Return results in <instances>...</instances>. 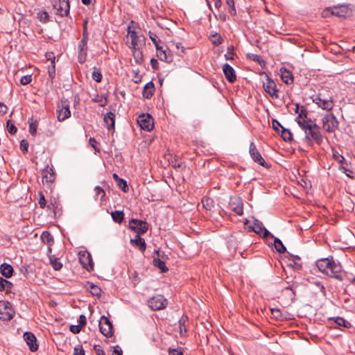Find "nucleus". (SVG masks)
Segmentation results:
<instances>
[{
	"instance_id": "14",
	"label": "nucleus",
	"mask_w": 355,
	"mask_h": 355,
	"mask_svg": "<svg viewBox=\"0 0 355 355\" xmlns=\"http://www.w3.org/2000/svg\"><path fill=\"white\" fill-rule=\"evenodd\" d=\"M249 153L254 162H257L261 166L268 167L267 164L266 163L263 158L261 155L254 142H251L250 144Z\"/></svg>"
},
{
	"instance_id": "16",
	"label": "nucleus",
	"mask_w": 355,
	"mask_h": 355,
	"mask_svg": "<svg viewBox=\"0 0 355 355\" xmlns=\"http://www.w3.org/2000/svg\"><path fill=\"white\" fill-rule=\"evenodd\" d=\"M252 230L263 238L270 236L273 238L274 236L263 225L262 223L255 219L252 226Z\"/></svg>"
},
{
	"instance_id": "40",
	"label": "nucleus",
	"mask_w": 355,
	"mask_h": 355,
	"mask_svg": "<svg viewBox=\"0 0 355 355\" xmlns=\"http://www.w3.org/2000/svg\"><path fill=\"white\" fill-rule=\"evenodd\" d=\"M29 123V132L30 133H36L37 127V121L31 117L28 120Z\"/></svg>"
},
{
	"instance_id": "57",
	"label": "nucleus",
	"mask_w": 355,
	"mask_h": 355,
	"mask_svg": "<svg viewBox=\"0 0 355 355\" xmlns=\"http://www.w3.org/2000/svg\"><path fill=\"white\" fill-rule=\"evenodd\" d=\"M7 129L8 133H15L17 132V128L10 121H8L7 122Z\"/></svg>"
},
{
	"instance_id": "56",
	"label": "nucleus",
	"mask_w": 355,
	"mask_h": 355,
	"mask_svg": "<svg viewBox=\"0 0 355 355\" xmlns=\"http://www.w3.org/2000/svg\"><path fill=\"white\" fill-rule=\"evenodd\" d=\"M313 284H315L320 291L323 296H326V290L324 286V285L319 281H315L313 282Z\"/></svg>"
},
{
	"instance_id": "52",
	"label": "nucleus",
	"mask_w": 355,
	"mask_h": 355,
	"mask_svg": "<svg viewBox=\"0 0 355 355\" xmlns=\"http://www.w3.org/2000/svg\"><path fill=\"white\" fill-rule=\"evenodd\" d=\"M28 142L25 139H22L20 142V150L22 151L24 154H25L28 152Z\"/></svg>"
},
{
	"instance_id": "62",
	"label": "nucleus",
	"mask_w": 355,
	"mask_h": 355,
	"mask_svg": "<svg viewBox=\"0 0 355 355\" xmlns=\"http://www.w3.org/2000/svg\"><path fill=\"white\" fill-rule=\"evenodd\" d=\"M52 67L51 69H49V75L50 76L51 78H53L55 77V64L53 62H52Z\"/></svg>"
},
{
	"instance_id": "21",
	"label": "nucleus",
	"mask_w": 355,
	"mask_h": 355,
	"mask_svg": "<svg viewBox=\"0 0 355 355\" xmlns=\"http://www.w3.org/2000/svg\"><path fill=\"white\" fill-rule=\"evenodd\" d=\"M130 243L132 246L137 248L141 252H144L146 248V244L144 239L140 237V235H136L134 239H130Z\"/></svg>"
},
{
	"instance_id": "19",
	"label": "nucleus",
	"mask_w": 355,
	"mask_h": 355,
	"mask_svg": "<svg viewBox=\"0 0 355 355\" xmlns=\"http://www.w3.org/2000/svg\"><path fill=\"white\" fill-rule=\"evenodd\" d=\"M24 339L28 345L29 349L32 352H35L38 349L37 339L35 336L31 332H26L24 334Z\"/></svg>"
},
{
	"instance_id": "13",
	"label": "nucleus",
	"mask_w": 355,
	"mask_h": 355,
	"mask_svg": "<svg viewBox=\"0 0 355 355\" xmlns=\"http://www.w3.org/2000/svg\"><path fill=\"white\" fill-rule=\"evenodd\" d=\"M78 255L79 261L82 266L87 271H92L94 270V263L90 253L87 251H80Z\"/></svg>"
},
{
	"instance_id": "3",
	"label": "nucleus",
	"mask_w": 355,
	"mask_h": 355,
	"mask_svg": "<svg viewBox=\"0 0 355 355\" xmlns=\"http://www.w3.org/2000/svg\"><path fill=\"white\" fill-rule=\"evenodd\" d=\"M127 37L130 39V44L128 45L130 49L142 48L145 44V38L137 31L132 30L130 26L128 28Z\"/></svg>"
},
{
	"instance_id": "54",
	"label": "nucleus",
	"mask_w": 355,
	"mask_h": 355,
	"mask_svg": "<svg viewBox=\"0 0 355 355\" xmlns=\"http://www.w3.org/2000/svg\"><path fill=\"white\" fill-rule=\"evenodd\" d=\"M333 157L340 164H342L345 162V157L340 155L337 151L333 153Z\"/></svg>"
},
{
	"instance_id": "61",
	"label": "nucleus",
	"mask_w": 355,
	"mask_h": 355,
	"mask_svg": "<svg viewBox=\"0 0 355 355\" xmlns=\"http://www.w3.org/2000/svg\"><path fill=\"white\" fill-rule=\"evenodd\" d=\"M81 330L80 325H71L70 326V331L73 334H78Z\"/></svg>"
},
{
	"instance_id": "9",
	"label": "nucleus",
	"mask_w": 355,
	"mask_h": 355,
	"mask_svg": "<svg viewBox=\"0 0 355 355\" xmlns=\"http://www.w3.org/2000/svg\"><path fill=\"white\" fill-rule=\"evenodd\" d=\"M299 117L298 124L304 130H310L309 133H313L312 130L318 128L315 122L311 119H306V111L301 110L300 113H299Z\"/></svg>"
},
{
	"instance_id": "63",
	"label": "nucleus",
	"mask_w": 355,
	"mask_h": 355,
	"mask_svg": "<svg viewBox=\"0 0 355 355\" xmlns=\"http://www.w3.org/2000/svg\"><path fill=\"white\" fill-rule=\"evenodd\" d=\"M112 355H123V352L121 347L118 345L114 347Z\"/></svg>"
},
{
	"instance_id": "8",
	"label": "nucleus",
	"mask_w": 355,
	"mask_h": 355,
	"mask_svg": "<svg viewBox=\"0 0 355 355\" xmlns=\"http://www.w3.org/2000/svg\"><path fill=\"white\" fill-rule=\"evenodd\" d=\"M167 304V300L162 295L153 296L148 300L149 307L154 311L164 309Z\"/></svg>"
},
{
	"instance_id": "36",
	"label": "nucleus",
	"mask_w": 355,
	"mask_h": 355,
	"mask_svg": "<svg viewBox=\"0 0 355 355\" xmlns=\"http://www.w3.org/2000/svg\"><path fill=\"white\" fill-rule=\"evenodd\" d=\"M153 264L155 267L158 268L162 272H166L168 268L166 266L165 263L159 259H154Z\"/></svg>"
},
{
	"instance_id": "15",
	"label": "nucleus",
	"mask_w": 355,
	"mask_h": 355,
	"mask_svg": "<svg viewBox=\"0 0 355 355\" xmlns=\"http://www.w3.org/2000/svg\"><path fill=\"white\" fill-rule=\"evenodd\" d=\"M230 208L238 215H242L243 213V203L242 199L239 196L230 198L229 202Z\"/></svg>"
},
{
	"instance_id": "55",
	"label": "nucleus",
	"mask_w": 355,
	"mask_h": 355,
	"mask_svg": "<svg viewBox=\"0 0 355 355\" xmlns=\"http://www.w3.org/2000/svg\"><path fill=\"white\" fill-rule=\"evenodd\" d=\"M40 199L38 200V203L41 208L44 209L46 207V201L45 197L42 192H40Z\"/></svg>"
},
{
	"instance_id": "39",
	"label": "nucleus",
	"mask_w": 355,
	"mask_h": 355,
	"mask_svg": "<svg viewBox=\"0 0 355 355\" xmlns=\"http://www.w3.org/2000/svg\"><path fill=\"white\" fill-rule=\"evenodd\" d=\"M202 204L207 210H211L214 207V200L208 197H203L202 198Z\"/></svg>"
},
{
	"instance_id": "5",
	"label": "nucleus",
	"mask_w": 355,
	"mask_h": 355,
	"mask_svg": "<svg viewBox=\"0 0 355 355\" xmlns=\"http://www.w3.org/2000/svg\"><path fill=\"white\" fill-rule=\"evenodd\" d=\"M338 121L333 114H326L322 118V128L326 132H335L338 128Z\"/></svg>"
},
{
	"instance_id": "23",
	"label": "nucleus",
	"mask_w": 355,
	"mask_h": 355,
	"mask_svg": "<svg viewBox=\"0 0 355 355\" xmlns=\"http://www.w3.org/2000/svg\"><path fill=\"white\" fill-rule=\"evenodd\" d=\"M71 116L69 104L65 102L62 103V107L58 111V119L59 121H64Z\"/></svg>"
},
{
	"instance_id": "12",
	"label": "nucleus",
	"mask_w": 355,
	"mask_h": 355,
	"mask_svg": "<svg viewBox=\"0 0 355 355\" xmlns=\"http://www.w3.org/2000/svg\"><path fill=\"white\" fill-rule=\"evenodd\" d=\"M53 7L56 10V15H58L66 17L69 14V0H58V1L54 3Z\"/></svg>"
},
{
	"instance_id": "7",
	"label": "nucleus",
	"mask_w": 355,
	"mask_h": 355,
	"mask_svg": "<svg viewBox=\"0 0 355 355\" xmlns=\"http://www.w3.org/2000/svg\"><path fill=\"white\" fill-rule=\"evenodd\" d=\"M99 329L101 333L107 338H110L114 334V329L110 320L103 315L99 321Z\"/></svg>"
},
{
	"instance_id": "11",
	"label": "nucleus",
	"mask_w": 355,
	"mask_h": 355,
	"mask_svg": "<svg viewBox=\"0 0 355 355\" xmlns=\"http://www.w3.org/2000/svg\"><path fill=\"white\" fill-rule=\"evenodd\" d=\"M137 123L141 129L148 132L150 131L154 126L153 119L149 114L139 115L137 119Z\"/></svg>"
},
{
	"instance_id": "37",
	"label": "nucleus",
	"mask_w": 355,
	"mask_h": 355,
	"mask_svg": "<svg viewBox=\"0 0 355 355\" xmlns=\"http://www.w3.org/2000/svg\"><path fill=\"white\" fill-rule=\"evenodd\" d=\"M112 219L114 222L121 223L124 218V214L123 211H114L111 213Z\"/></svg>"
},
{
	"instance_id": "48",
	"label": "nucleus",
	"mask_w": 355,
	"mask_h": 355,
	"mask_svg": "<svg viewBox=\"0 0 355 355\" xmlns=\"http://www.w3.org/2000/svg\"><path fill=\"white\" fill-rule=\"evenodd\" d=\"M117 185L124 192H127L129 189L126 181L123 179H119Z\"/></svg>"
},
{
	"instance_id": "20",
	"label": "nucleus",
	"mask_w": 355,
	"mask_h": 355,
	"mask_svg": "<svg viewBox=\"0 0 355 355\" xmlns=\"http://www.w3.org/2000/svg\"><path fill=\"white\" fill-rule=\"evenodd\" d=\"M223 71L226 79L230 83H234L236 80V74L234 69L227 63L223 66Z\"/></svg>"
},
{
	"instance_id": "31",
	"label": "nucleus",
	"mask_w": 355,
	"mask_h": 355,
	"mask_svg": "<svg viewBox=\"0 0 355 355\" xmlns=\"http://www.w3.org/2000/svg\"><path fill=\"white\" fill-rule=\"evenodd\" d=\"M132 56L137 64H140L143 60V54L141 48L131 49Z\"/></svg>"
},
{
	"instance_id": "29",
	"label": "nucleus",
	"mask_w": 355,
	"mask_h": 355,
	"mask_svg": "<svg viewBox=\"0 0 355 355\" xmlns=\"http://www.w3.org/2000/svg\"><path fill=\"white\" fill-rule=\"evenodd\" d=\"M303 140L308 144H311L313 141L320 144L322 141V135H306Z\"/></svg>"
},
{
	"instance_id": "26",
	"label": "nucleus",
	"mask_w": 355,
	"mask_h": 355,
	"mask_svg": "<svg viewBox=\"0 0 355 355\" xmlns=\"http://www.w3.org/2000/svg\"><path fill=\"white\" fill-rule=\"evenodd\" d=\"M155 91V86L153 82H148L146 84L143 90V96L145 98H150Z\"/></svg>"
},
{
	"instance_id": "50",
	"label": "nucleus",
	"mask_w": 355,
	"mask_h": 355,
	"mask_svg": "<svg viewBox=\"0 0 355 355\" xmlns=\"http://www.w3.org/2000/svg\"><path fill=\"white\" fill-rule=\"evenodd\" d=\"M94 191L96 192V197L97 198L98 196H100L101 200H102L105 196V191L98 186L95 187Z\"/></svg>"
},
{
	"instance_id": "2",
	"label": "nucleus",
	"mask_w": 355,
	"mask_h": 355,
	"mask_svg": "<svg viewBox=\"0 0 355 355\" xmlns=\"http://www.w3.org/2000/svg\"><path fill=\"white\" fill-rule=\"evenodd\" d=\"M329 12L338 17H347L352 15L353 9L350 5H338L324 10L323 17L328 16Z\"/></svg>"
},
{
	"instance_id": "34",
	"label": "nucleus",
	"mask_w": 355,
	"mask_h": 355,
	"mask_svg": "<svg viewBox=\"0 0 355 355\" xmlns=\"http://www.w3.org/2000/svg\"><path fill=\"white\" fill-rule=\"evenodd\" d=\"M104 121L108 126V129L113 128L114 126V114L112 112L107 113L104 117Z\"/></svg>"
},
{
	"instance_id": "22",
	"label": "nucleus",
	"mask_w": 355,
	"mask_h": 355,
	"mask_svg": "<svg viewBox=\"0 0 355 355\" xmlns=\"http://www.w3.org/2000/svg\"><path fill=\"white\" fill-rule=\"evenodd\" d=\"M281 78L286 85H291L293 83V76L292 72L285 67H281L279 69Z\"/></svg>"
},
{
	"instance_id": "49",
	"label": "nucleus",
	"mask_w": 355,
	"mask_h": 355,
	"mask_svg": "<svg viewBox=\"0 0 355 355\" xmlns=\"http://www.w3.org/2000/svg\"><path fill=\"white\" fill-rule=\"evenodd\" d=\"M149 37L152 40L153 44H155L156 49H159L160 46L158 44V42H159V40L157 39V35L155 33L150 31L149 32Z\"/></svg>"
},
{
	"instance_id": "17",
	"label": "nucleus",
	"mask_w": 355,
	"mask_h": 355,
	"mask_svg": "<svg viewBox=\"0 0 355 355\" xmlns=\"http://www.w3.org/2000/svg\"><path fill=\"white\" fill-rule=\"evenodd\" d=\"M43 184H51L55 180V173L52 167L46 166L42 172Z\"/></svg>"
},
{
	"instance_id": "4",
	"label": "nucleus",
	"mask_w": 355,
	"mask_h": 355,
	"mask_svg": "<svg viewBox=\"0 0 355 355\" xmlns=\"http://www.w3.org/2000/svg\"><path fill=\"white\" fill-rule=\"evenodd\" d=\"M313 101L318 105V107L325 110H331L334 103L331 96H326L324 94L319 93L313 97Z\"/></svg>"
},
{
	"instance_id": "6",
	"label": "nucleus",
	"mask_w": 355,
	"mask_h": 355,
	"mask_svg": "<svg viewBox=\"0 0 355 355\" xmlns=\"http://www.w3.org/2000/svg\"><path fill=\"white\" fill-rule=\"evenodd\" d=\"M129 228L134 231L137 235H141L148 231V225L146 221L132 218L129 221Z\"/></svg>"
},
{
	"instance_id": "53",
	"label": "nucleus",
	"mask_w": 355,
	"mask_h": 355,
	"mask_svg": "<svg viewBox=\"0 0 355 355\" xmlns=\"http://www.w3.org/2000/svg\"><path fill=\"white\" fill-rule=\"evenodd\" d=\"M32 80L31 75H26L21 78L20 83L23 85H26L30 83Z\"/></svg>"
},
{
	"instance_id": "41",
	"label": "nucleus",
	"mask_w": 355,
	"mask_h": 355,
	"mask_svg": "<svg viewBox=\"0 0 355 355\" xmlns=\"http://www.w3.org/2000/svg\"><path fill=\"white\" fill-rule=\"evenodd\" d=\"M78 60L80 63H83L85 61L86 59L87 47H85L83 49H82L81 46H78Z\"/></svg>"
},
{
	"instance_id": "10",
	"label": "nucleus",
	"mask_w": 355,
	"mask_h": 355,
	"mask_svg": "<svg viewBox=\"0 0 355 355\" xmlns=\"http://www.w3.org/2000/svg\"><path fill=\"white\" fill-rule=\"evenodd\" d=\"M263 87L264 91L272 98H278V91L275 81L266 74V79L263 80Z\"/></svg>"
},
{
	"instance_id": "27",
	"label": "nucleus",
	"mask_w": 355,
	"mask_h": 355,
	"mask_svg": "<svg viewBox=\"0 0 355 355\" xmlns=\"http://www.w3.org/2000/svg\"><path fill=\"white\" fill-rule=\"evenodd\" d=\"M0 272L3 276L9 278L12 275L13 268L11 265L4 263L0 266Z\"/></svg>"
},
{
	"instance_id": "51",
	"label": "nucleus",
	"mask_w": 355,
	"mask_h": 355,
	"mask_svg": "<svg viewBox=\"0 0 355 355\" xmlns=\"http://www.w3.org/2000/svg\"><path fill=\"white\" fill-rule=\"evenodd\" d=\"M248 58L259 64H261V62H263V60H262V58L259 55H257V54H253V53H251V54H248Z\"/></svg>"
},
{
	"instance_id": "18",
	"label": "nucleus",
	"mask_w": 355,
	"mask_h": 355,
	"mask_svg": "<svg viewBox=\"0 0 355 355\" xmlns=\"http://www.w3.org/2000/svg\"><path fill=\"white\" fill-rule=\"evenodd\" d=\"M9 305L8 302H3L0 304V320L8 321L12 318L13 311Z\"/></svg>"
},
{
	"instance_id": "47",
	"label": "nucleus",
	"mask_w": 355,
	"mask_h": 355,
	"mask_svg": "<svg viewBox=\"0 0 355 355\" xmlns=\"http://www.w3.org/2000/svg\"><path fill=\"white\" fill-rule=\"evenodd\" d=\"M92 78L96 82L100 83L102 80V74L98 69H94L92 72Z\"/></svg>"
},
{
	"instance_id": "58",
	"label": "nucleus",
	"mask_w": 355,
	"mask_h": 355,
	"mask_svg": "<svg viewBox=\"0 0 355 355\" xmlns=\"http://www.w3.org/2000/svg\"><path fill=\"white\" fill-rule=\"evenodd\" d=\"M89 144L92 147H93L95 149L96 152H100V149L97 147L98 142L94 138L91 137L89 139Z\"/></svg>"
},
{
	"instance_id": "38",
	"label": "nucleus",
	"mask_w": 355,
	"mask_h": 355,
	"mask_svg": "<svg viewBox=\"0 0 355 355\" xmlns=\"http://www.w3.org/2000/svg\"><path fill=\"white\" fill-rule=\"evenodd\" d=\"M187 321V318L182 316L179 320V329L180 335L183 336L187 332L186 322Z\"/></svg>"
},
{
	"instance_id": "35",
	"label": "nucleus",
	"mask_w": 355,
	"mask_h": 355,
	"mask_svg": "<svg viewBox=\"0 0 355 355\" xmlns=\"http://www.w3.org/2000/svg\"><path fill=\"white\" fill-rule=\"evenodd\" d=\"M273 238H274V246H275V250L279 253H284L286 252V249L285 246L284 245L283 243L278 238H275V237H273Z\"/></svg>"
},
{
	"instance_id": "33",
	"label": "nucleus",
	"mask_w": 355,
	"mask_h": 355,
	"mask_svg": "<svg viewBox=\"0 0 355 355\" xmlns=\"http://www.w3.org/2000/svg\"><path fill=\"white\" fill-rule=\"evenodd\" d=\"M42 242L49 246L53 244V237L49 232H44L41 235Z\"/></svg>"
},
{
	"instance_id": "24",
	"label": "nucleus",
	"mask_w": 355,
	"mask_h": 355,
	"mask_svg": "<svg viewBox=\"0 0 355 355\" xmlns=\"http://www.w3.org/2000/svg\"><path fill=\"white\" fill-rule=\"evenodd\" d=\"M157 55L162 61H164L168 63L173 61V55L168 52L166 49H163L162 46H159V49H157Z\"/></svg>"
},
{
	"instance_id": "46",
	"label": "nucleus",
	"mask_w": 355,
	"mask_h": 355,
	"mask_svg": "<svg viewBox=\"0 0 355 355\" xmlns=\"http://www.w3.org/2000/svg\"><path fill=\"white\" fill-rule=\"evenodd\" d=\"M272 128L276 130V131H278V128L279 127H281L282 128V133H291V132L284 128V127H282L281 125V124L276 120H272Z\"/></svg>"
},
{
	"instance_id": "44",
	"label": "nucleus",
	"mask_w": 355,
	"mask_h": 355,
	"mask_svg": "<svg viewBox=\"0 0 355 355\" xmlns=\"http://www.w3.org/2000/svg\"><path fill=\"white\" fill-rule=\"evenodd\" d=\"M51 264L54 270H59L62 268V263L60 261L59 259L55 258L51 260Z\"/></svg>"
},
{
	"instance_id": "43",
	"label": "nucleus",
	"mask_w": 355,
	"mask_h": 355,
	"mask_svg": "<svg viewBox=\"0 0 355 355\" xmlns=\"http://www.w3.org/2000/svg\"><path fill=\"white\" fill-rule=\"evenodd\" d=\"M37 17L41 22L46 23L49 21V15L45 11L39 12Z\"/></svg>"
},
{
	"instance_id": "32",
	"label": "nucleus",
	"mask_w": 355,
	"mask_h": 355,
	"mask_svg": "<svg viewBox=\"0 0 355 355\" xmlns=\"http://www.w3.org/2000/svg\"><path fill=\"white\" fill-rule=\"evenodd\" d=\"M329 320H333L335 324L338 326H341L345 328H349L351 327V324L347 320H345L341 317H336L334 318H330Z\"/></svg>"
},
{
	"instance_id": "28",
	"label": "nucleus",
	"mask_w": 355,
	"mask_h": 355,
	"mask_svg": "<svg viewBox=\"0 0 355 355\" xmlns=\"http://www.w3.org/2000/svg\"><path fill=\"white\" fill-rule=\"evenodd\" d=\"M87 20L85 19L83 23V37H82V40L80 42V44L78 45V46H81L82 49H83L85 47H87L88 33L87 31Z\"/></svg>"
},
{
	"instance_id": "64",
	"label": "nucleus",
	"mask_w": 355,
	"mask_h": 355,
	"mask_svg": "<svg viewBox=\"0 0 355 355\" xmlns=\"http://www.w3.org/2000/svg\"><path fill=\"white\" fill-rule=\"evenodd\" d=\"M168 352V355H183L182 352H178L175 349L169 348Z\"/></svg>"
},
{
	"instance_id": "59",
	"label": "nucleus",
	"mask_w": 355,
	"mask_h": 355,
	"mask_svg": "<svg viewBox=\"0 0 355 355\" xmlns=\"http://www.w3.org/2000/svg\"><path fill=\"white\" fill-rule=\"evenodd\" d=\"M74 355H85V351L82 346H77L73 350Z\"/></svg>"
},
{
	"instance_id": "1",
	"label": "nucleus",
	"mask_w": 355,
	"mask_h": 355,
	"mask_svg": "<svg viewBox=\"0 0 355 355\" xmlns=\"http://www.w3.org/2000/svg\"><path fill=\"white\" fill-rule=\"evenodd\" d=\"M318 270L327 275L335 278L339 281L343 279L345 272L343 271L342 266L340 263H336L333 258H324L318 260L315 262Z\"/></svg>"
},
{
	"instance_id": "25",
	"label": "nucleus",
	"mask_w": 355,
	"mask_h": 355,
	"mask_svg": "<svg viewBox=\"0 0 355 355\" xmlns=\"http://www.w3.org/2000/svg\"><path fill=\"white\" fill-rule=\"evenodd\" d=\"M47 208L53 212L55 217L57 214L60 215L61 205L55 198L51 200L50 203L47 205Z\"/></svg>"
},
{
	"instance_id": "42",
	"label": "nucleus",
	"mask_w": 355,
	"mask_h": 355,
	"mask_svg": "<svg viewBox=\"0 0 355 355\" xmlns=\"http://www.w3.org/2000/svg\"><path fill=\"white\" fill-rule=\"evenodd\" d=\"M271 314L273 315L274 318L277 319H282V318H286L283 315V313H282L281 310L277 308H273L270 309Z\"/></svg>"
},
{
	"instance_id": "30",
	"label": "nucleus",
	"mask_w": 355,
	"mask_h": 355,
	"mask_svg": "<svg viewBox=\"0 0 355 355\" xmlns=\"http://www.w3.org/2000/svg\"><path fill=\"white\" fill-rule=\"evenodd\" d=\"M87 288L93 295L98 297L101 295V289L97 285L88 282L87 283Z\"/></svg>"
},
{
	"instance_id": "45",
	"label": "nucleus",
	"mask_w": 355,
	"mask_h": 355,
	"mask_svg": "<svg viewBox=\"0 0 355 355\" xmlns=\"http://www.w3.org/2000/svg\"><path fill=\"white\" fill-rule=\"evenodd\" d=\"M227 5L229 6V12L231 15H235L236 13V8L234 6V0H225Z\"/></svg>"
},
{
	"instance_id": "60",
	"label": "nucleus",
	"mask_w": 355,
	"mask_h": 355,
	"mask_svg": "<svg viewBox=\"0 0 355 355\" xmlns=\"http://www.w3.org/2000/svg\"><path fill=\"white\" fill-rule=\"evenodd\" d=\"M94 349L97 355H105L104 350L100 345H95L94 346Z\"/></svg>"
}]
</instances>
